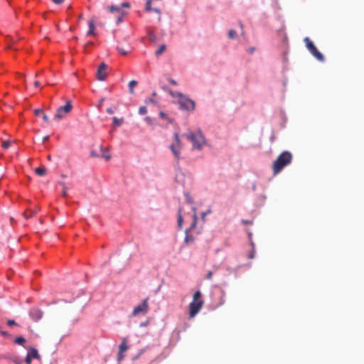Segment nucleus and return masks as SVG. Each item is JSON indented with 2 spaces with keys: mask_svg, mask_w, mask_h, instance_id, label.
<instances>
[{
  "mask_svg": "<svg viewBox=\"0 0 364 364\" xmlns=\"http://www.w3.org/2000/svg\"><path fill=\"white\" fill-rule=\"evenodd\" d=\"M38 208H35L34 210L33 209H28L24 213H23V215L24 217L28 219L30 217H31L33 215H34L35 213H37Z\"/></svg>",
  "mask_w": 364,
  "mask_h": 364,
  "instance_id": "17",
  "label": "nucleus"
},
{
  "mask_svg": "<svg viewBox=\"0 0 364 364\" xmlns=\"http://www.w3.org/2000/svg\"><path fill=\"white\" fill-rule=\"evenodd\" d=\"M130 6L128 2H124L123 4H122V5L120 6V7L122 9V8H129Z\"/></svg>",
  "mask_w": 364,
  "mask_h": 364,
  "instance_id": "44",
  "label": "nucleus"
},
{
  "mask_svg": "<svg viewBox=\"0 0 364 364\" xmlns=\"http://www.w3.org/2000/svg\"><path fill=\"white\" fill-rule=\"evenodd\" d=\"M178 226L179 228H182V225H183V218H182V215H181V208H179L178 209Z\"/></svg>",
  "mask_w": 364,
  "mask_h": 364,
  "instance_id": "21",
  "label": "nucleus"
},
{
  "mask_svg": "<svg viewBox=\"0 0 364 364\" xmlns=\"http://www.w3.org/2000/svg\"><path fill=\"white\" fill-rule=\"evenodd\" d=\"M304 42L306 43V46L309 51L311 53V55L316 58L318 61L323 62L324 56L322 55L321 52L316 48L314 43L310 40L309 37H306L304 38Z\"/></svg>",
  "mask_w": 364,
  "mask_h": 364,
  "instance_id": "4",
  "label": "nucleus"
},
{
  "mask_svg": "<svg viewBox=\"0 0 364 364\" xmlns=\"http://www.w3.org/2000/svg\"><path fill=\"white\" fill-rule=\"evenodd\" d=\"M145 121H146L149 124H151V125L154 124L153 119H152L151 117H146L145 118Z\"/></svg>",
  "mask_w": 364,
  "mask_h": 364,
  "instance_id": "41",
  "label": "nucleus"
},
{
  "mask_svg": "<svg viewBox=\"0 0 364 364\" xmlns=\"http://www.w3.org/2000/svg\"><path fill=\"white\" fill-rule=\"evenodd\" d=\"M165 49H166L165 45L161 46L160 48L156 51V53H155L156 55H160L161 54H162L164 52Z\"/></svg>",
  "mask_w": 364,
  "mask_h": 364,
  "instance_id": "26",
  "label": "nucleus"
},
{
  "mask_svg": "<svg viewBox=\"0 0 364 364\" xmlns=\"http://www.w3.org/2000/svg\"><path fill=\"white\" fill-rule=\"evenodd\" d=\"M212 277H213V272L211 271L208 272V273L206 275V279L210 280L212 279Z\"/></svg>",
  "mask_w": 364,
  "mask_h": 364,
  "instance_id": "45",
  "label": "nucleus"
},
{
  "mask_svg": "<svg viewBox=\"0 0 364 364\" xmlns=\"http://www.w3.org/2000/svg\"><path fill=\"white\" fill-rule=\"evenodd\" d=\"M174 144H172L171 146H170V149L173 153V154L174 155L175 158L178 160L179 159V155H180V151H181V139L179 138V134L178 133H175L174 135Z\"/></svg>",
  "mask_w": 364,
  "mask_h": 364,
  "instance_id": "9",
  "label": "nucleus"
},
{
  "mask_svg": "<svg viewBox=\"0 0 364 364\" xmlns=\"http://www.w3.org/2000/svg\"><path fill=\"white\" fill-rule=\"evenodd\" d=\"M43 113H44V112H43V111L42 109H35V110H34V114H35V115H36V116H38V115H40L41 114H43Z\"/></svg>",
  "mask_w": 364,
  "mask_h": 364,
  "instance_id": "37",
  "label": "nucleus"
},
{
  "mask_svg": "<svg viewBox=\"0 0 364 364\" xmlns=\"http://www.w3.org/2000/svg\"><path fill=\"white\" fill-rule=\"evenodd\" d=\"M242 223H243V224H247V225H250V224H252V222L248 221V220H242Z\"/></svg>",
  "mask_w": 364,
  "mask_h": 364,
  "instance_id": "52",
  "label": "nucleus"
},
{
  "mask_svg": "<svg viewBox=\"0 0 364 364\" xmlns=\"http://www.w3.org/2000/svg\"><path fill=\"white\" fill-rule=\"evenodd\" d=\"M103 101H104V99H102V100H100V106L102 105V104H103Z\"/></svg>",
  "mask_w": 364,
  "mask_h": 364,
  "instance_id": "58",
  "label": "nucleus"
},
{
  "mask_svg": "<svg viewBox=\"0 0 364 364\" xmlns=\"http://www.w3.org/2000/svg\"><path fill=\"white\" fill-rule=\"evenodd\" d=\"M159 116L162 119H167L169 123H172V119L171 118L168 117L167 115L164 112H160Z\"/></svg>",
  "mask_w": 364,
  "mask_h": 364,
  "instance_id": "28",
  "label": "nucleus"
},
{
  "mask_svg": "<svg viewBox=\"0 0 364 364\" xmlns=\"http://www.w3.org/2000/svg\"><path fill=\"white\" fill-rule=\"evenodd\" d=\"M254 51V48L250 49V52L252 53Z\"/></svg>",
  "mask_w": 364,
  "mask_h": 364,
  "instance_id": "60",
  "label": "nucleus"
},
{
  "mask_svg": "<svg viewBox=\"0 0 364 364\" xmlns=\"http://www.w3.org/2000/svg\"><path fill=\"white\" fill-rule=\"evenodd\" d=\"M193 209L194 210V213L193 215V223H192V225H191L190 229L193 228L196 226V223H197V215H196V208H193Z\"/></svg>",
  "mask_w": 364,
  "mask_h": 364,
  "instance_id": "25",
  "label": "nucleus"
},
{
  "mask_svg": "<svg viewBox=\"0 0 364 364\" xmlns=\"http://www.w3.org/2000/svg\"><path fill=\"white\" fill-rule=\"evenodd\" d=\"M156 95V92L155 91H154V92H152V96H153V97H155Z\"/></svg>",
  "mask_w": 364,
  "mask_h": 364,
  "instance_id": "57",
  "label": "nucleus"
},
{
  "mask_svg": "<svg viewBox=\"0 0 364 364\" xmlns=\"http://www.w3.org/2000/svg\"><path fill=\"white\" fill-rule=\"evenodd\" d=\"M29 315L34 321H38L42 318L43 312L38 308H33L30 310Z\"/></svg>",
  "mask_w": 364,
  "mask_h": 364,
  "instance_id": "11",
  "label": "nucleus"
},
{
  "mask_svg": "<svg viewBox=\"0 0 364 364\" xmlns=\"http://www.w3.org/2000/svg\"><path fill=\"white\" fill-rule=\"evenodd\" d=\"M32 359L33 358H36V359H39L40 358V355L38 354V350L34 348H31L29 350H28V352L27 353Z\"/></svg>",
  "mask_w": 364,
  "mask_h": 364,
  "instance_id": "14",
  "label": "nucleus"
},
{
  "mask_svg": "<svg viewBox=\"0 0 364 364\" xmlns=\"http://www.w3.org/2000/svg\"><path fill=\"white\" fill-rule=\"evenodd\" d=\"M32 358L27 354L26 357V362L27 364H30L31 362Z\"/></svg>",
  "mask_w": 364,
  "mask_h": 364,
  "instance_id": "46",
  "label": "nucleus"
},
{
  "mask_svg": "<svg viewBox=\"0 0 364 364\" xmlns=\"http://www.w3.org/2000/svg\"><path fill=\"white\" fill-rule=\"evenodd\" d=\"M190 229L186 230L185 242L186 245L193 243L194 242V237L193 235L189 234Z\"/></svg>",
  "mask_w": 364,
  "mask_h": 364,
  "instance_id": "15",
  "label": "nucleus"
},
{
  "mask_svg": "<svg viewBox=\"0 0 364 364\" xmlns=\"http://www.w3.org/2000/svg\"><path fill=\"white\" fill-rule=\"evenodd\" d=\"M124 358V352H121L119 350V353H118V360L119 361H121Z\"/></svg>",
  "mask_w": 364,
  "mask_h": 364,
  "instance_id": "35",
  "label": "nucleus"
},
{
  "mask_svg": "<svg viewBox=\"0 0 364 364\" xmlns=\"http://www.w3.org/2000/svg\"><path fill=\"white\" fill-rule=\"evenodd\" d=\"M168 92L173 97H178L177 96V94L180 93L179 92H173V91L171 90H168Z\"/></svg>",
  "mask_w": 364,
  "mask_h": 364,
  "instance_id": "40",
  "label": "nucleus"
},
{
  "mask_svg": "<svg viewBox=\"0 0 364 364\" xmlns=\"http://www.w3.org/2000/svg\"><path fill=\"white\" fill-rule=\"evenodd\" d=\"M107 68V65L105 63L102 62L100 63L96 74L97 80L100 81L105 80L107 76V73L106 71Z\"/></svg>",
  "mask_w": 364,
  "mask_h": 364,
  "instance_id": "10",
  "label": "nucleus"
},
{
  "mask_svg": "<svg viewBox=\"0 0 364 364\" xmlns=\"http://www.w3.org/2000/svg\"><path fill=\"white\" fill-rule=\"evenodd\" d=\"M89 29L87 31V36H96V32L95 31V21L90 20L88 23Z\"/></svg>",
  "mask_w": 364,
  "mask_h": 364,
  "instance_id": "12",
  "label": "nucleus"
},
{
  "mask_svg": "<svg viewBox=\"0 0 364 364\" xmlns=\"http://www.w3.org/2000/svg\"><path fill=\"white\" fill-rule=\"evenodd\" d=\"M149 297L144 299L141 304L135 306L132 311L133 316H137L139 315H145L149 309Z\"/></svg>",
  "mask_w": 364,
  "mask_h": 364,
  "instance_id": "8",
  "label": "nucleus"
},
{
  "mask_svg": "<svg viewBox=\"0 0 364 364\" xmlns=\"http://www.w3.org/2000/svg\"><path fill=\"white\" fill-rule=\"evenodd\" d=\"M147 112V109L146 107L144 106H141L139 107V113L141 114V115H144Z\"/></svg>",
  "mask_w": 364,
  "mask_h": 364,
  "instance_id": "29",
  "label": "nucleus"
},
{
  "mask_svg": "<svg viewBox=\"0 0 364 364\" xmlns=\"http://www.w3.org/2000/svg\"><path fill=\"white\" fill-rule=\"evenodd\" d=\"M42 115H43L42 117H43V121L46 123L48 124L50 122L48 117L45 113H43Z\"/></svg>",
  "mask_w": 364,
  "mask_h": 364,
  "instance_id": "38",
  "label": "nucleus"
},
{
  "mask_svg": "<svg viewBox=\"0 0 364 364\" xmlns=\"http://www.w3.org/2000/svg\"><path fill=\"white\" fill-rule=\"evenodd\" d=\"M292 161V154L287 151L280 154L272 164V171L274 176L279 173L282 170L290 164Z\"/></svg>",
  "mask_w": 364,
  "mask_h": 364,
  "instance_id": "1",
  "label": "nucleus"
},
{
  "mask_svg": "<svg viewBox=\"0 0 364 364\" xmlns=\"http://www.w3.org/2000/svg\"><path fill=\"white\" fill-rule=\"evenodd\" d=\"M58 184L62 186V188H63V191H62V193H61L62 196L63 197H66L67 196V189H68V188L66 187L65 183L59 182Z\"/></svg>",
  "mask_w": 364,
  "mask_h": 364,
  "instance_id": "23",
  "label": "nucleus"
},
{
  "mask_svg": "<svg viewBox=\"0 0 364 364\" xmlns=\"http://www.w3.org/2000/svg\"><path fill=\"white\" fill-rule=\"evenodd\" d=\"M49 139V136H45L43 139V142L46 141L47 140H48Z\"/></svg>",
  "mask_w": 364,
  "mask_h": 364,
  "instance_id": "54",
  "label": "nucleus"
},
{
  "mask_svg": "<svg viewBox=\"0 0 364 364\" xmlns=\"http://www.w3.org/2000/svg\"><path fill=\"white\" fill-rule=\"evenodd\" d=\"M82 18H83V15L81 14L78 16V20L80 21V20H82Z\"/></svg>",
  "mask_w": 364,
  "mask_h": 364,
  "instance_id": "56",
  "label": "nucleus"
},
{
  "mask_svg": "<svg viewBox=\"0 0 364 364\" xmlns=\"http://www.w3.org/2000/svg\"><path fill=\"white\" fill-rule=\"evenodd\" d=\"M240 28L242 29V33L241 34L243 35V25H242V23H240Z\"/></svg>",
  "mask_w": 364,
  "mask_h": 364,
  "instance_id": "55",
  "label": "nucleus"
},
{
  "mask_svg": "<svg viewBox=\"0 0 364 364\" xmlns=\"http://www.w3.org/2000/svg\"><path fill=\"white\" fill-rule=\"evenodd\" d=\"M202 294L200 291H197L193 294L192 302L189 305V316L193 318L200 310L203 304V301L200 299Z\"/></svg>",
  "mask_w": 364,
  "mask_h": 364,
  "instance_id": "3",
  "label": "nucleus"
},
{
  "mask_svg": "<svg viewBox=\"0 0 364 364\" xmlns=\"http://www.w3.org/2000/svg\"><path fill=\"white\" fill-rule=\"evenodd\" d=\"M119 16L117 17V23L119 24V23H121L122 21V16L124 14H119Z\"/></svg>",
  "mask_w": 364,
  "mask_h": 364,
  "instance_id": "42",
  "label": "nucleus"
},
{
  "mask_svg": "<svg viewBox=\"0 0 364 364\" xmlns=\"http://www.w3.org/2000/svg\"><path fill=\"white\" fill-rule=\"evenodd\" d=\"M47 170L44 166H41L35 168V173L40 176H43L46 174Z\"/></svg>",
  "mask_w": 364,
  "mask_h": 364,
  "instance_id": "16",
  "label": "nucleus"
},
{
  "mask_svg": "<svg viewBox=\"0 0 364 364\" xmlns=\"http://www.w3.org/2000/svg\"><path fill=\"white\" fill-rule=\"evenodd\" d=\"M0 334L4 337H10L11 335L5 331H0Z\"/></svg>",
  "mask_w": 364,
  "mask_h": 364,
  "instance_id": "39",
  "label": "nucleus"
},
{
  "mask_svg": "<svg viewBox=\"0 0 364 364\" xmlns=\"http://www.w3.org/2000/svg\"><path fill=\"white\" fill-rule=\"evenodd\" d=\"M107 112L108 114H113V113H114V110H113L112 108H108V109H107Z\"/></svg>",
  "mask_w": 364,
  "mask_h": 364,
  "instance_id": "50",
  "label": "nucleus"
},
{
  "mask_svg": "<svg viewBox=\"0 0 364 364\" xmlns=\"http://www.w3.org/2000/svg\"><path fill=\"white\" fill-rule=\"evenodd\" d=\"M107 9L108 11L111 13H117V14H124V12L120 6H117L115 5H112L107 7Z\"/></svg>",
  "mask_w": 364,
  "mask_h": 364,
  "instance_id": "13",
  "label": "nucleus"
},
{
  "mask_svg": "<svg viewBox=\"0 0 364 364\" xmlns=\"http://www.w3.org/2000/svg\"><path fill=\"white\" fill-rule=\"evenodd\" d=\"M73 105L71 100H67L65 105L60 106L58 108L54 118L57 120H60L65 118L72 110Z\"/></svg>",
  "mask_w": 364,
  "mask_h": 364,
  "instance_id": "7",
  "label": "nucleus"
},
{
  "mask_svg": "<svg viewBox=\"0 0 364 364\" xmlns=\"http://www.w3.org/2000/svg\"><path fill=\"white\" fill-rule=\"evenodd\" d=\"M117 50L122 54V55H127V51L125 50L123 48H122L120 46H117Z\"/></svg>",
  "mask_w": 364,
  "mask_h": 364,
  "instance_id": "32",
  "label": "nucleus"
},
{
  "mask_svg": "<svg viewBox=\"0 0 364 364\" xmlns=\"http://www.w3.org/2000/svg\"><path fill=\"white\" fill-rule=\"evenodd\" d=\"M128 349V346L127 345V341L126 338H124L122 342L119 346V350L121 352H125Z\"/></svg>",
  "mask_w": 364,
  "mask_h": 364,
  "instance_id": "18",
  "label": "nucleus"
},
{
  "mask_svg": "<svg viewBox=\"0 0 364 364\" xmlns=\"http://www.w3.org/2000/svg\"><path fill=\"white\" fill-rule=\"evenodd\" d=\"M228 37L233 39L236 37V32L234 30H230L228 32Z\"/></svg>",
  "mask_w": 364,
  "mask_h": 364,
  "instance_id": "30",
  "label": "nucleus"
},
{
  "mask_svg": "<svg viewBox=\"0 0 364 364\" xmlns=\"http://www.w3.org/2000/svg\"><path fill=\"white\" fill-rule=\"evenodd\" d=\"M34 86L35 87H39L40 86V82L38 81H35L34 82Z\"/></svg>",
  "mask_w": 364,
  "mask_h": 364,
  "instance_id": "53",
  "label": "nucleus"
},
{
  "mask_svg": "<svg viewBox=\"0 0 364 364\" xmlns=\"http://www.w3.org/2000/svg\"><path fill=\"white\" fill-rule=\"evenodd\" d=\"M113 122L116 126H121L123 122V119H117V117H113Z\"/></svg>",
  "mask_w": 364,
  "mask_h": 364,
  "instance_id": "27",
  "label": "nucleus"
},
{
  "mask_svg": "<svg viewBox=\"0 0 364 364\" xmlns=\"http://www.w3.org/2000/svg\"><path fill=\"white\" fill-rule=\"evenodd\" d=\"M101 151H102V156L107 161H109L111 159V156L109 154V151L107 149H104L102 148V146H101Z\"/></svg>",
  "mask_w": 364,
  "mask_h": 364,
  "instance_id": "19",
  "label": "nucleus"
},
{
  "mask_svg": "<svg viewBox=\"0 0 364 364\" xmlns=\"http://www.w3.org/2000/svg\"><path fill=\"white\" fill-rule=\"evenodd\" d=\"M153 0H146V6H145V11L147 12H150L152 10L151 8V1Z\"/></svg>",
  "mask_w": 364,
  "mask_h": 364,
  "instance_id": "24",
  "label": "nucleus"
},
{
  "mask_svg": "<svg viewBox=\"0 0 364 364\" xmlns=\"http://www.w3.org/2000/svg\"><path fill=\"white\" fill-rule=\"evenodd\" d=\"M10 144H11V143L9 141H3V143L1 144V147L3 149H6L10 146Z\"/></svg>",
  "mask_w": 364,
  "mask_h": 364,
  "instance_id": "33",
  "label": "nucleus"
},
{
  "mask_svg": "<svg viewBox=\"0 0 364 364\" xmlns=\"http://www.w3.org/2000/svg\"><path fill=\"white\" fill-rule=\"evenodd\" d=\"M177 96L179 97L178 104L181 109L188 111H193L195 109L196 104L193 100L186 97L182 93H178Z\"/></svg>",
  "mask_w": 364,
  "mask_h": 364,
  "instance_id": "6",
  "label": "nucleus"
},
{
  "mask_svg": "<svg viewBox=\"0 0 364 364\" xmlns=\"http://www.w3.org/2000/svg\"><path fill=\"white\" fill-rule=\"evenodd\" d=\"M254 257H255V251L253 250L252 252H250V255H249V257H250V259H253V258H254Z\"/></svg>",
  "mask_w": 364,
  "mask_h": 364,
  "instance_id": "51",
  "label": "nucleus"
},
{
  "mask_svg": "<svg viewBox=\"0 0 364 364\" xmlns=\"http://www.w3.org/2000/svg\"><path fill=\"white\" fill-rule=\"evenodd\" d=\"M304 42L306 43V46L309 51L311 53V55L316 58L318 61L323 62L324 56L322 55L321 52L316 48L314 43L310 40L309 37H306L304 38Z\"/></svg>",
  "mask_w": 364,
  "mask_h": 364,
  "instance_id": "5",
  "label": "nucleus"
},
{
  "mask_svg": "<svg viewBox=\"0 0 364 364\" xmlns=\"http://www.w3.org/2000/svg\"><path fill=\"white\" fill-rule=\"evenodd\" d=\"M141 326H146V323H141Z\"/></svg>",
  "mask_w": 364,
  "mask_h": 364,
  "instance_id": "61",
  "label": "nucleus"
},
{
  "mask_svg": "<svg viewBox=\"0 0 364 364\" xmlns=\"http://www.w3.org/2000/svg\"><path fill=\"white\" fill-rule=\"evenodd\" d=\"M151 11H154V12H156L158 15H159V21H161V11L159 9H157V8H154V9H152Z\"/></svg>",
  "mask_w": 364,
  "mask_h": 364,
  "instance_id": "31",
  "label": "nucleus"
},
{
  "mask_svg": "<svg viewBox=\"0 0 364 364\" xmlns=\"http://www.w3.org/2000/svg\"><path fill=\"white\" fill-rule=\"evenodd\" d=\"M14 342H15V343H16L18 345L23 346L26 342V339L22 336H18V337L16 338Z\"/></svg>",
  "mask_w": 364,
  "mask_h": 364,
  "instance_id": "22",
  "label": "nucleus"
},
{
  "mask_svg": "<svg viewBox=\"0 0 364 364\" xmlns=\"http://www.w3.org/2000/svg\"><path fill=\"white\" fill-rule=\"evenodd\" d=\"M0 358H1V356L0 355Z\"/></svg>",
  "mask_w": 364,
  "mask_h": 364,
  "instance_id": "63",
  "label": "nucleus"
},
{
  "mask_svg": "<svg viewBox=\"0 0 364 364\" xmlns=\"http://www.w3.org/2000/svg\"><path fill=\"white\" fill-rule=\"evenodd\" d=\"M184 136L188 141H191L193 148L195 149L200 150L206 144L205 136L200 130H198L196 133L190 132Z\"/></svg>",
  "mask_w": 364,
  "mask_h": 364,
  "instance_id": "2",
  "label": "nucleus"
},
{
  "mask_svg": "<svg viewBox=\"0 0 364 364\" xmlns=\"http://www.w3.org/2000/svg\"><path fill=\"white\" fill-rule=\"evenodd\" d=\"M7 325L9 326H17L18 324L16 323V321L14 320L9 319L7 321Z\"/></svg>",
  "mask_w": 364,
  "mask_h": 364,
  "instance_id": "34",
  "label": "nucleus"
},
{
  "mask_svg": "<svg viewBox=\"0 0 364 364\" xmlns=\"http://www.w3.org/2000/svg\"><path fill=\"white\" fill-rule=\"evenodd\" d=\"M168 82H169L171 84L173 85H177L176 81V80H174L173 79H171V78H170V79H168Z\"/></svg>",
  "mask_w": 364,
  "mask_h": 364,
  "instance_id": "47",
  "label": "nucleus"
},
{
  "mask_svg": "<svg viewBox=\"0 0 364 364\" xmlns=\"http://www.w3.org/2000/svg\"><path fill=\"white\" fill-rule=\"evenodd\" d=\"M206 215V213H203L202 218H203Z\"/></svg>",
  "mask_w": 364,
  "mask_h": 364,
  "instance_id": "59",
  "label": "nucleus"
},
{
  "mask_svg": "<svg viewBox=\"0 0 364 364\" xmlns=\"http://www.w3.org/2000/svg\"><path fill=\"white\" fill-rule=\"evenodd\" d=\"M145 103L146 104L151 103V104L155 105L156 103V102L153 98H149L145 100Z\"/></svg>",
  "mask_w": 364,
  "mask_h": 364,
  "instance_id": "36",
  "label": "nucleus"
},
{
  "mask_svg": "<svg viewBox=\"0 0 364 364\" xmlns=\"http://www.w3.org/2000/svg\"><path fill=\"white\" fill-rule=\"evenodd\" d=\"M186 200L188 203H193V200L191 198V197L188 195H186Z\"/></svg>",
  "mask_w": 364,
  "mask_h": 364,
  "instance_id": "49",
  "label": "nucleus"
},
{
  "mask_svg": "<svg viewBox=\"0 0 364 364\" xmlns=\"http://www.w3.org/2000/svg\"><path fill=\"white\" fill-rule=\"evenodd\" d=\"M53 2L57 5L62 4L64 2V0H52Z\"/></svg>",
  "mask_w": 364,
  "mask_h": 364,
  "instance_id": "43",
  "label": "nucleus"
},
{
  "mask_svg": "<svg viewBox=\"0 0 364 364\" xmlns=\"http://www.w3.org/2000/svg\"><path fill=\"white\" fill-rule=\"evenodd\" d=\"M90 154H91V156H92V157H97V156H98V154H97V153L95 151H92Z\"/></svg>",
  "mask_w": 364,
  "mask_h": 364,
  "instance_id": "48",
  "label": "nucleus"
},
{
  "mask_svg": "<svg viewBox=\"0 0 364 364\" xmlns=\"http://www.w3.org/2000/svg\"><path fill=\"white\" fill-rule=\"evenodd\" d=\"M137 81L136 80H131L129 82V89L130 94H134V89L137 85Z\"/></svg>",
  "mask_w": 364,
  "mask_h": 364,
  "instance_id": "20",
  "label": "nucleus"
},
{
  "mask_svg": "<svg viewBox=\"0 0 364 364\" xmlns=\"http://www.w3.org/2000/svg\"><path fill=\"white\" fill-rule=\"evenodd\" d=\"M48 160H50V156H48Z\"/></svg>",
  "mask_w": 364,
  "mask_h": 364,
  "instance_id": "62",
  "label": "nucleus"
}]
</instances>
